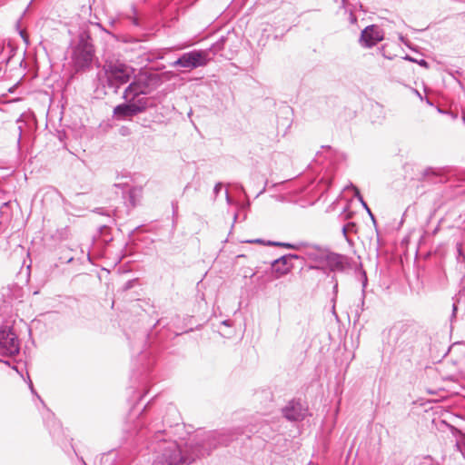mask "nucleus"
<instances>
[{"label":"nucleus","instance_id":"nucleus-1","mask_svg":"<svg viewBox=\"0 0 465 465\" xmlns=\"http://www.w3.org/2000/svg\"><path fill=\"white\" fill-rule=\"evenodd\" d=\"M201 455L200 446L196 443L187 444L186 450H182L177 442H165L154 459L153 465H183L185 462L194 460Z\"/></svg>","mask_w":465,"mask_h":465},{"label":"nucleus","instance_id":"nucleus-2","mask_svg":"<svg viewBox=\"0 0 465 465\" xmlns=\"http://www.w3.org/2000/svg\"><path fill=\"white\" fill-rule=\"evenodd\" d=\"M104 71L108 81L112 84L120 85L127 83L134 70L119 62H108L104 64Z\"/></svg>","mask_w":465,"mask_h":465},{"label":"nucleus","instance_id":"nucleus-3","mask_svg":"<svg viewBox=\"0 0 465 465\" xmlns=\"http://www.w3.org/2000/svg\"><path fill=\"white\" fill-rule=\"evenodd\" d=\"M329 249L325 246L312 244L306 242H303V246L302 247V252L304 257L312 262L314 264L309 265V269L311 270H322L324 258L327 255V252Z\"/></svg>","mask_w":465,"mask_h":465},{"label":"nucleus","instance_id":"nucleus-4","mask_svg":"<svg viewBox=\"0 0 465 465\" xmlns=\"http://www.w3.org/2000/svg\"><path fill=\"white\" fill-rule=\"evenodd\" d=\"M126 101V104H119L114 109V114L119 120L131 118L140 113H143L147 108V100L144 98L137 100L130 98Z\"/></svg>","mask_w":465,"mask_h":465},{"label":"nucleus","instance_id":"nucleus-5","mask_svg":"<svg viewBox=\"0 0 465 465\" xmlns=\"http://www.w3.org/2000/svg\"><path fill=\"white\" fill-rule=\"evenodd\" d=\"M94 46L87 41H82L74 52V63L77 68H84L91 64L94 56Z\"/></svg>","mask_w":465,"mask_h":465},{"label":"nucleus","instance_id":"nucleus-6","mask_svg":"<svg viewBox=\"0 0 465 465\" xmlns=\"http://www.w3.org/2000/svg\"><path fill=\"white\" fill-rule=\"evenodd\" d=\"M302 258V256L301 255L289 253L273 260L271 262L272 273L275 275L276 278H280L282 276L288 274L293 268L292 260H300Z\"/></svg>","mask_w":465,"mask_h":465},{"label":"nucleus","instance_id":"nucleus-7","mask_svg":"<svg viewBox=\"0 0 465 465\" xmlns=\"http://www.w3.org/2000/svg\"><path fill=\"white\" fill-rule=\"evenodd\" d=\"M283 417L290 421L303 420L308 416V408L296 400L290 401L282 409Z\"/></svg>","mask_w":465,"mask_h":465},{"label":"nucleus","instance_id":"nucleus-8","mask_svg":"<svg viewBox=\"0 0 465 465\" xmlns=\"http://www.w3.org/2000/svg\"><path fill=\"white\" fill-rule=\"evenodd\" d=\"M207 63L206 55L203 52H190L183 54L174 62V65H179L187 69L205 65Z\"/></svg>","mask_w":465,"mask_h":465},{"label":"nucleus","instance_id":"nucleus-9","mask_svg":"<svg viewBox=\"0 0 465 465\" xmlns=\"http://www.w3.org/2000/svg\"><path fill=\"white\" fill-rule=\"evenodd\" d=\"M383 39L382 31L376 25L367 26L361 34L360 42L364 47H372Z\"/></svg>","mask_w":465,"mask_h":465},{"label":"nucleus","instance_id":"nucleus-10","mask_svg":"<svg viewBox=\"0 0 465 465\" xmlns=\"http://www.w3.org/2000/svg\"><path fill=\"white\" fill-rule=\"evenodd\" d=\"M323 266H326L331 272H341L344 269L343 256L329 250L324 258Z\"/></svg>","mask_w":465,"mask_h":465},{"label":"nucleus","instance_id":"nucleus-11","mask_svg":"<svg viewBox=\"0 0 465 465\" xmlns=\"http://www.w3.org/2000/svg\"><path fill=\"white\" fill-rule=\"evenodd\" d=\"M248 242H256V243L268 245V246H278V247H282L285 249H291V250H295V251H300V252L302 251V247L303 246V242H298L296 243H290V242H272V241L265 242L262 239H255V240L248 241Z\"/></svg>","mask_w":465,"mask_h":465},{"label":"nucleus","instance_id":"nucleus-12","mask_svg":"<svg viewBox=\"0 0 465 465\" xmlns=\"http://www.w3.org/2000/svg\"><path fill=\"white\" fill-rule=\"evenodd\" d=\"M145 86H143L139 81L133 82L124 92V98L125 100H129L133 98L135 100V97L140 94H144Z\"/></svg>","mask_w":465,"mask_h":465},{"label":"nucleus","instance_id":"nucleus-13","mask_svg":"<svg viewBox=\"0 0 465 465\" xmlns=\"http://www.w3.org/2000/svg\"><path fill=\"white\" fill-rule=\"evenodd\" d=\"M332 281L334 282V285H333V296L331 298V302H332V307H331V312L332 314L335 316V317H338L337 313H336V310H335V303H336V300H337V295H338V282H337V279L335 278V276H332Z\"/></svg>","mask_w":465,"mask_h":465},{"label":"nucleus","instance_id":"nucleus-14","mask_svg":"<svg viewBox=\"0 0 465 465\" xmlns=\"http://www.w3.org/2000/svg\"><path fill=\"white\" fill-rule=\"evenodd\" d=\"M353 191L355 192V196L359 199V201L361 203L362 206L366 209V211L368 212L369 215L371 216V218L372 219V221H375L374 220V216L373 214L371 213L370 208L368 207V205L366 204V203L363 201V198L362 196L361 195L359 190L357 187H355L354 185L351 184L350 185Z\"/></svg>","mask_w":465,"mask_h":465},{"label":"nucleus","instance_id":"nucleus-15","mask_svg":"<svg viewBox=\"0 0 465 465\" xmlns=\"http://www.w3.org/2000/svg\"><path fill=\"white\" fill-rule=\"evenodd\" d=\"M362 276H363V280H362V292H361V312L364 310V308H363V306H364V298H365V294H366L365 288L367 286V276H366V273L363 272Z\"/></svg>","mask_w":465,"mask_h":465},{"label":"nucleus","instance_id":"nucleus-16","mask_svg":"<svg viewBox=\"0 0 465 465\" xmlns=\"http://www.w3.org/2000/svg\"><path fill=\"white\" fill-rule=\"evenodd\" d=\"M248 205L247 204H242V213H234V218H233V221L234 223H236L237 221H243L246 219V212L244 211V208Z\"/></svg>","mask_w":465,"mask_h":465},{"label":"nucleus","instance_id":"nucleus-17","mask_svg":"<svg viewBox=\"0 0 465 465\" xmlns=\"http://www.w3.org/2000/svg\"><path fill=\"white\" fill-rule=\"evenodd\" d=\"M233 190H234V195L238 193V192H241L243 194H246L245 192H244V189L242 188V185H239V184H236L234 183V187H233Z\"/></svg>","mask_w":465,"mask_h":465},{"label":"nucleus","instance_id":"nucleus-18","mask_svg":"<svg viewBox=\"0 0 465 465\" xmlns=\"http://www.w3.org/2000/svg\"><path fill=\"white\" fill-rule=\"evenodd\" d=\"M416 63H417L418 64H420V66H422V67H425V68H428V67H429V64H428V62H427L426 60H424V59L416 60Z\"/></svg>","mask_w":465,"mask_h":465},{"label":"nucleus","instance_id":"nucleus-19","mask_svg":"<svg viewBox=\"0 0 465 465\" xmlns=\"http://www.w3.org/2000/svg\"><path fill=\"white\" fill-rule=\"evenodd\" d=\"M290 126H291V122L289 120H286V128H285V130L282 133L283 135L286 134L287 129H289Z\"/></svg>","mask_w":465,"mask_h":465},{"label":"nucleus","instance_id":"nucleus-20","mask_svg":"<svg viewBox=\"0 0 465 465\" xmlns=\"http://www.w3.org/2000/svg\"><path fill=\"white\" fill-rule=\"evenodd\" d=\"M456 312H457V305L455 303H453V306H452V318H454L456 316Z\"/></svg>","mask_w":465,"mask_h":465},{"label":"nucleus","instance_id":"nucleus-21","mask_svg":"<svg viewBox=\"0 0 465 465\" xmlns=\"http://www.w3.org/2000/svg\"><path fill=\"white\" fill-rule=\"evenodd\" d=\"M404 59H406V60H408V61H411V62H414V63H416V59H414L413 57H411V56H409V55H406V56L404 57Z\"/></svg>","mask_w":465,"mask_h":465},{"label":"nucleus","instance_id":"nucleus-22","mask_svg":"<svg viewBox=\"0 0 465 465\" xmlns=\"http://www.w3.org/2000/svg\"><path fill=\"white\" fill-rule=\"evenodd\" d=\"M15 351H17V347L16 346H13V348L10 350V352L12 353V352H14Z\"/></svg>","mask_w":465,"mask_h":465},{"label":"nucleus","instance_id":"nucleus-23","mask_svg":"<svg viewBox=\"0 0 465 465\" xmlns=\"http://www.w3.org/2000/svg\"><path fill=\"white\" fill-rule=\"evenodd\" d=\"M342 232H343L344 235H346L347 231H346V227L345 226L342 228Z\"/></svg>","mask_w":465,"mask_h":465},{"label":"nucleus","instance_id":"nucleus-24","mask_svg":"<svg viewBox=\"0 0 465 465\" xmlns=\"http://www.w3.org/2000/svg\"><path fill=\"white\" fill-rule=\"evenodd\" d=\"M376 109H377V110H379V111H381V110H382V108H381L380 105H377V106H376Z\"/></svg>","mask_w":465,"mask_h":465},{"label":"nucleus","instance_id":"nucleus-25","mask_svg":"<svg viewBox=\"0 0 465 465\" xmlns=\"http://www.w3.org/2000/svg\"><path fill=\"white\" fill-rule=\"evenodd\" d=\"M341 2H342V5H345L346 0H341Z\"/></svg>","mask_w":465,"mask_h":465}]
</instances>
